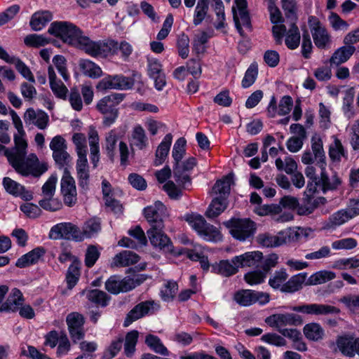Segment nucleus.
Segmentation results:
<instances>
[{"instance_id":"37","label":"nucleus","mask_w":359,"mask_h":359,"mask_svg":"<svg viewBox=\"0 0 359 359\" xmlns=\"http://www.w3.org/2000/svg\"><path fill=\"white\" fill-rule=\"evenodd\" d=\"M300 33L296 23H290V28L286 33L285 45L290 50H294L300 43Z\"/></svg>"},{"instance_id":"19","label":"nucleus","mask_w":359,"mask_h":359,"mask_svg":"<svg viewBox=\"0 0 359 359\" xmlns=\"http://www.w3.org/2000/svg\"><path fill=\"white\" fill-rule=\"evenodd\" d=\"M24 297L20 290L14 288L6 301L0 306V312H16L23 305Z\"/></svg>"},{"instance_id":"64","label":"nucleus","mask_w":359,"mask_h":359,"mask_svg":"<svg viewBox=\"0 0 359 359\" xmlns=\"http://www.w3.org/2000/svg\"><path fill=\"white\" fill-rule=\"evenodd\" d=\"M208 39V36L205 32L196 35L193 42V50L196 54L203 53L205 50V44L207 43Z\"/></svg>"},{"instance_id":"12","label":"nucleus","mask_w":359,"mask_h":359,"mask_svg":"<svg viewBox=\"0 0 359 359\" xmlns=\"http://www.w3.org/2000/svg\"><path fill=\"white\" fill-rule=\"evenodd\" d=\"M308 22L316 46L325 48L330 42V36L326 29L316 17L310 16Z\"/></svg>"},{"instance_id":"33","label":"nucleus","mask_w":359,"mask_h":359,"mask_svg":"<svg viewBox=\"0 0 359 359\" xmlns=\"http://www.w3.org/2000/svg\"><path fill=\"white\" fill-rule=\"evenodd\" d=\"M306 280V273H300L292 276L285 284L283 285L282 292L287 293H292L297 292L302 288L303 284Z\"/></svg>"},{"instance_id":"10","label":"nucleus","mask_w":359,"mask_h":359,"mask_svg":"<svg viewBox=\"0 0 359 359\" xmlns=\"http://www.w3.org/2000/svg\"><path fill=\"white\" fill-rule=\"evenodd\" d=\"M235 4L236 7L233 6L232 8L233 21L241 36H244L242 27H245L249 31L252 30L250 17L247 10V1L236 0Z\"/></svg>"},{"instance_id":"4","label":"nucleus","mask_w":359,"mask_h":359,"mask_svg":"<svg viewBox=\"0 0 359 359\" xmlns=\"http://www.w3.org/2000/svg\"><path fill=\"white\" fill-rule=\"evenodd\" d=\"M81 49L93 57H106L111 55H115L118 50V42L111 39H106L94 41L89 37L82 39Z\"/></svg>"},{"instance_id":"48","label":"nucleus","mask_w":359,"mask_h":359,"mask_svg":"<svg viewBox=\"0 0 359 359\" xmlns=\"http://www.w3.org/2000/svg\"><path fill=\"white\" fill-rule=\"evenodd\" d=\"M208 3L209 0H198L193 20L195 25H200L205 18L209 8Z\"/></svg>"},{"instance_id":"56","label":"nucleus","mask_w":359,"mask_h":359,"mask_svg":"<svg viewBox=\"0 0 359 359\" xmlns=\"http://www.w3.org/2000/svg\"><path fill=\"white\" fill-rule=\"evenodd\" d=\"M53 158L59 168H64V170L65 168L68 169L72 163V157L67 151V149L53 153Z\"/></svg>"},{"instance_id":"13","label":"nucleus","mask_w":359,"mask_h":359,"mask_svg":"<svg viewBox=\"0 0 359 359\" xmlns=\"http://www.w3.org/2000/svg\"><path fill=\"white\" fill-rule=\"evenodd\" d=\"M265 323L278 330L284 326L301 325L302 319L300 316L294 313H276L267 317Z\"/></svg>"},{"instance_id":"58","label":"nucleus","mask_w":359,"mask_h":359,"mask_svg":"<svg viewBox=\"0 0 359 359\" xmlns=\"http://www.w3.org/2000/svg\"><path fill=\"white\" fill-rule=\"evenodd\" d=\"M40 206L46 210L55 212L62 208V204L57 199L46 197L39 201Z\"/></svg>"},{"instance_id":"7","label":"nucleus","mask_w":359,"mask_h":359,"mask_svg":"<svg viewBox=\"0 0 359 359\" xmlns=\"http://www.w3.org/2000/svg\"><path fill=\"white\" fill-rule=\"evenodd\" d=\"M143 279L139 276L134 278L126 277L121 279L117 276H112L105 282V289L113 294L127 292L140 285Z\"/></svg>"},{"instance_id":"6","label":"nucleus","mask_w":359,"mask_h":359,"mask_svg":"<svg viewBox=\"0 0 359 359\" xmlns=\"http://www.w3.org/2000/svg\"><path fill=\"white\" fill-rule=\"evenodd\" d=\"M223 224L229 229L232 237L240 241H245L252 237L257 229L256 224L246 218H231Z\"/></svg>"},{"instance_id":"41","label":"nucleus","mask_w":359,"mask_h":359,"mask_svg":"<svg viewBox=\"0 0 359 359\" xmlns=\"http://www.w3.org/2000/svg\"><path fill=\"white\" fill-rule=\"evenodd\" d=\"M79 67L83 74L91 78H98L102 76L101 68L95 63L88 60H83L79 62Z\"/></svg>"},{"instance_id":"43","label":"nucleus","mask_w":359,"mask_h":359,"mask_svg":"<svg viewBox=\"0 0 359 359\" xmlns=\"http://www.w3.org/2000/svg\"><path fill=\"white\" fill-rule=\"evenodd\" d=\"M72 141L76 146L78 159L87 158V145L85 135L79 133H74L72 137Z\"/></svg>"},{"instance_id":"8","label":"nucleus","mask_w":359,"mask_h":359,"mask_svg":"<svg viewBox=\"0 0 359 359\" xmlns=\"http://www.w3.org/2000/svg\"><path fill=\"white\" fill-rule=\"evenodd\" d=\"M52 239H67L81 241V229L71 222H62L53 226L49 233Z\"/></svg>"},{"instance_id":"32","label":"nucleus","mask_w":359,"mask_h":359,"mask_svg":"<svg viewBox=\"0 0 359 359\" xmlns=\"http://www.w3.org/2000/svg\"><path fill=\"white\" fill-rule=\"evenodd\" d=\"M238 268L239 266L233 262V259L231 261L222 260L219 263L212 266V269L215 273L221 274L225 277H229L236 273Z\"/></svg>"},{"instance_id":"61","label":"nucleus","mask_w":359,"mask_h":359,"mask_svg":"<svg viewBox=\"0 0 359 359\" xmlns=\"http://www.w3.org/2000/svg\"><path fill=\"white\" fill-rule=\"evenodd\" d=\"M266 277V273L260 270H255L247 273L245 280L250 285H257L263 283Z\"/></svg>"},{"instance_id":"25","label":"nucleus","mask_w":359,"mask_h":359,"mask_svg":"<svg viewBox=\"0 0 359 359\" xmlns=\"http://www.w3.org/2000/svg\"><path fill=\"white\" fill-rule=\"evenodd\" d=\"M46 250L38 247L19 258L15 264L18 267L24 268L34 264L44 255Z\"/></svg>"},{"instance_id":"51","label":"nucleus","mask_w":359,"mask_h":359,"mask_svg":"<svg viewBox=\"0 0 359 359\" xmlns=\"http://www.w3.org/2000/svg\"><path fill=\"white\" fill-rule=\"evenodd\" d=\"M282 8L285 17L290 23H296L297 20V6L294 0H282Z\"/></svg>"},{"instance_id":"59","label":"nucleus","mask_w":359,"mask_h":359,"mask_svg":"<svg viewBox=\"0 0 359 359\" xmlns=\"http://www.w3.org/2000/svg\"><path fill=\"white\" fill-rule=\"evenodd\" d=\"M329 155L332 160L339 161L341 156H345L344 149L339 140L335 139L330 146Z\"/></svg>"},{"instance_id":"24","label":"nucleus","mask_w":359,"mask_h":359,"mask_svg":"<svg viewBox=\"0 0 359 359\" xmlns=\"http://www.w3.org/2000/svg\"><path fill=\"white\" fill-rule=\"evenodd\" d=\"M233 183V174L229 173L216 182L212 187V193L217 196H225L226 198H228L230 194L231 186Z\"/></svg>"},{"instance_id":"53","label":"nucleus","mask_w":359,"mask_h":359,"mask_svg":"<svg viewBox=\"0 0 359 359\" xmlns=\"http://www.w3.org/2000/svg\"><path fill=\"white\" fill-rule=\"evenodd\" d=\"M186 140L184 137L179 138L175 143L172 155L175 160V165H180V161L185 154Z\"/></svg>"},{"instance_id":"49","label":"nucleus","mask_w":359,"mask_h":359,"mask_svg":"<svg viewBox=\"0 0 359 359\" xmlns=\"http://www.w3.org/2000/svg\"><path fill=\"white\" fill-rule=\"evenodd\" d=\"M138 335L139 333L137 331L133 330L128 332L126 336L124 351L128 357H131L135 351V346L137 342Z\"/></svg>"},{"instance_id":"55","label":"nucleus","mask_w":359,"mask_h":359,"mask_svg":"<svg viewBox=\"0 0 359 359\" xmlns=\"http://www.w3.org/2000/svg\"><path fill=\"white\" fill-rule=\"evenodd\" d=\"M186 221L195 231H197L198 234L201 233L203 229L207 224V222L203 216L196 214L187 215Z\"/></svg>"},{"instance_id":"18","label":"nucleus","mask_w":359,"mask_h":359,"mask_svg":"<svg viewBox=\"0 0 359 359\" xmlns=\"http://www.w3.org/2000/svg\"><path fill=\"white\" fill-rule=\"evenodd\" d=\"M155 304L154 301H145L137 304L130 312L127 314L124 321V326L127 327L133 322L144 317L148 314L150 309Z\"/></svg>"},{"instance_id":"14","label":"nucleus","mask_w":359,"mask_h":359,"mask_svg":"<svg viewBox=\"0 0 359 359\" xmlns=\"http://www.w3.org/2000/svg\"><path fill=\"white\" fill-rule=\"evenodd\" d=\"M144 214L151 227H156L158 222L163 224V219L168 215L165 206L160 201L155 202L144 209Z\"/></svg>"},{"instance_id":"46","label":"nucleus","mask_w":359,"mask_h":359,"mask_svg":"<svg viewBox=\"0 0 359 359\" xmlns=\"http://www.w3.org/2000/svg\"><path fill=\"white\" fill-rule=\"evenodd\" d=\"M145 343L156 353L167 356L169 351L165 346L161 343L160 339L154 335L149 334L146 337Z\"/></svg>"},{"instance_id":"54","label":"nucleus","mask_w":359,"mask_h":359,"mask_svg":"<svg viewBox=\"0 0 359 359\" xmlns=\"http://www.w3.org/2000/svg\"><path fill=\"white\" fill-rule=\"evenodd\" d=\"M118 140V135L114 130H110L106 134L105 148L108 156L112 160L114 156V150Z\"/></svg>"},{"instance_id":"38","label":"nucleus","mask_w":359,"mask_h":359,"mask_svg":"<svg viewBox=\"0 0 359 359\" xmlns=\"http://www.w3.org/2000/svg\"><path fill=\"white\" fill-rule=\"evenodd\" d=\"M87 299L102 307H105L108 305L111 297L108 295L105 292L97 289L91 290L86 293Z\"/></svg>"},{"instance_id":"26","label":"nucleus","mask_w":359,"mask_h":359,"mask_svg":"<svg viewBox=\"0 0 359 359\" xmlns=\"http://www.w3.org/2000/svg\"><path fill=\"white\" fill-rule=\"evenodd\" d=\"M139 260L138 255L132 251L124 250L114 257L111 266L115 267L128 266L137 263Z\"/></svg>"},{"instance_id":"35","label":"nucleus","mask_w":359,"mask_h":359,"mask_svg":"<svg viewBox=\"0 0 359 359\" xmlns=\"http://www.w3.org/2000/svg\"><path fill=\"white\" fill-rule=\"evenodd\" d=\"M101 229V222L98 218H91L86 221L81 230L82 241L87 238H91L97 234Z\"/></svg>"},{"instance_id":"3","label":"nucleus","mask_w":359,"mask_h":359,"mask_svg":"<svg viewBox=\"0 0 359 359\" xmlns=\"http://www.w3.org/2000/svg\"><path fill=\"white\" fill-rule=\"evenodd\" d=\"M50 34L61 39L65 43L78 46H82V39L86 36L74 24L68 22H54L48 30Z\"/></svg>"},{"instance_id":"52","label":"nucleus","mask_w":359,"mask_h":359,"mask_svg":"<svg viewBox=\"0 0 359 359\" xmlns=\"http://www.w3.org/2000/svg\"><path fill=\"white\" fill-rule=\"evenodd\" d=\"M88 137L89 140V146L90 150V156L99 155L100 147L99 142L100 138L97 131L93 126H90L88 130Z\"/></svg>"},{"instance_id":"30","label":"nucleus","mask_w":359,"mask_h":359,"mask_svg":"<svg viewBox=\"0 0 359 359\" xmlns=\"http://www.w3.org/2000/svg\"><path fill=\"white\" fill-rule=\"evenodd\" d=\"M311 149L313 153L315 160L316 161V165L320 168L326 167V162L325 161V156L323 150V145L322 139L315 135L311 137Z\"/></svg>"},{"instance_id":"50","label":"nucleus","mask_w":359,"mask_h":359,"mask_svg":"<svg viewBox=\"0 0 359 359\" xmlns=\"http://www.w3.org/2000/svg\"><path fill=\"white\" fill-rule=\"evenodd\" d=\"M177 290V283L172 280H168L161 290V297L163 301L170 302L175 297Z\"/></svg>"},{"instance_id":"45","label":"nucleus","mask_w":359,"mask_h":359,"mask_svg":"<svg viewBox=\"0 0 359 359\" xmlns=\"http://www.w3.org/2000/svg\"><path fill=\"white\" fill-rule=\"evenodd\" d=\"M288 274L285 269L276 271L269 278V285L275 290H280L282 292L283 285L286 283Z\"/></svg>"},{"instance_id":"42","label":"nucleus","mask_w":359,"mask_h":359,"mask_svg":"<svg viewBox=\"0 0 359 359\" xmlns=\"http://www.w3.org/2000/svg\"><path fill=\"white\" fill-rule=\"evenodd\" d=\"M234 301L242 306H249L254 304V290H241L233 296Z\"/></svg>"},{"instance_id":"40","label":"nucleus","mask_w":359,"mask_h":359,"mask_svg":"<svg viewBox=\"0 0 359 359\" xmlns=\"http://www.w3.org/2000/svg\"><path fill=\"white\" fill-rule=\"evenodd\" d=\"M336 277L334 272L330 271H320L311 275L306 282V285H320L331 280Z\"/></svg>"},{"instance_id":"22","label":"nucleus","mask_w":359,"mask_h":359,"mask_svg":"<svg viewBox=\"0 0 359 359\" xmlns=\"http://www.w3.org/2000/svg\"><path fill=\"white\" fill-rule=\"evenodd\" d=\"M228 207V198L225 196H215L212 200L205 215L209 219H214L221 215Z\"/></svg>"},{"instance_id":"28","label":"nucleus","mask_w":359,"mask_h":359,"mask_svg":"<svg viewBox=\"0 0 359 359\" xmlns=\"http://www.w3.org/2000/svg\"><path fill=\"white\" fill-rule=\"evenodd\" d=\"M355 48L353 46H344L336 50L330 57V65L339 66L346 62L354 53Z\"/></svg>"},{"instance_id":"5","label":"nucleus","mask_w":359,"mask_h":359,"mask_svg":"<svg viewBox=\"0 0 359 359\" xmlns=\"http://www.w3.org/2000/svg\"><path fill=\"white\" fill-rule=\"evenodd\" d=\"M123 99V94L113 93L104 97L97 103L96 109L103 115V124L105 126H110L116 121L118 115L116 106Z\"/></svg>"},{"instance_id":"2","label":"nucleus","mask_w":359,"mask_h":359,"mask_svg":"<svg viewBox=\"0 0 359 359\" xmlns=\"http://www.w3.org/2000/svg\"><path fill=\"white\" fill-rule=\"evenodd\" d=\"M311 232L310 228H288L280 231L277 235L267 232L260 233L257 236L256 241L263 247L276 248L288 243L299 241L302 238H307Z\"/></svg>"},{"instance_id":"16","label":"nucleus","mask_w":359,"mask_h":359,"mask_svg":"<svg viewBox=\"0 0 359 359\" xmlns=\"http://www.w3.org/2000/svg\"><path fill=\"white\" fill-rule=\"evenodd\" d=\"M23 119L27 126L33 125L40 130L46 129L49 123L48 115L45 111L35 110L33 108H29L25 111Z\"/></svg>"},{"instance_id":"60","label":"nucleus","mask_w":359,"mask_h":359,"mask_svg":"<svg viewBox=\"0 0 359 359\" xmlns=\"http://www.w3.org/2000/svg\"><path fill=\"white\" fill-rule=\"evenodd\" d=\"M281 211L282 208L278 204L263 205L255 208V212L260 216L267 215H275L280 213Z\"/></svg>"},{"instance_id":"20","label":"nucleus","mask_w":359,"mask_h":359,"mask_svg":"<svg viewBox=\"0 0 359 359\" xmlns=\"http://www.w3.org/2000/svg\"><path fill=\"white\" fill-rule=\"evenodd\" d=\"M3 185L8 193L16 196H20L25 201H31L33 198L31 191L26 190L24 186L10 177L4 178Z\"/></svg>"},{"instance_id":"57","label":"nucleus","mask_w":359,"mask_h":359,"mask_svg":"<svg viewBox=\"0 0 359 359\" xmlns=\"http://www.w3.org/2000/svg\"><path fill=\"white\" fill-rule=\"evenodd\" d=\"M25 43L31 47H40L43 46L50 43V39L43 36V35H39L36 34H32L27 35L24 39Z\"/></svg>"},{"instance_id":"62","label":"nucleus","mask_w":359,"mask_h":359,"mask_svg":"<svg viewBox=\"0 0 359 359\" xmlns=\"http://www.w3.org/2000/svg\"><path fill=\"white\" fill-rule=\"evenodd\" d=\"M66 321L68 329L83 327L84 318L79 313L73 312L68 314Z\"/></svg>"},{"instance_id":"15","label":"nucleus","mask_w":359,"mask_h":359,"mask_svg":"<svg viewBox=\"0 0 359 359\" xmlns=\"http://www.w3.org/2000/svg\"><path fill=\"white\" fill-rule=\"evenodd\" d=\"M292 310L297 312H302L309 315H328L339 314L340 309L336 306L328 304H311L294 306Z\"/></svg>"},{"instance_id":"27","label":"nucleus","mask_w":359,"mask_h":359,"mask_svg":"<svg viewBox=\"0 0 359 359\" xmlns=\"http://www.w3.org/2000/svg\"><path fill=\"white\" fill-rule=\"evenodd\" d=\"M358 342L359 338L341 337L337 339V344L343 355L351 358L355 355L356 346Z\"/></svg>"},{"instance_id":"23","label":"nucleus","mask_w":359,"mask_h":359,"mask_svg":"<svg viewBox=\"0 0 359 359\" xmlns=\"http://www.w3.org/2000/svg\"><path fill=\"white\" fill-rule=\"evenodd\" d=\"M262 257V253L259 251L250 252L236 256L233 258V262L238 264L239 267L255 266H258Z\"/></svg>"},{"instance_id":"47","label":"nucleus","mask_w":359,"mask_h":359,"mask_svg":"<svg viewBox=\"0 0 359 359\" xmlns=\"http://www.w3.org/2000/svg\"><path fill=\"white\" fill-rule=\"evenodd\" d=\"M258 75V65L257 62H252L245 73L242 80V87L247 88L250 87L256 81Z\"/></svg>"},{"instance_id":"44","label":"nucleus","mask_w":359,"mask_h":359,"mask_svg":"<svg viewBox=\"0 0 359 359\" xmlns=\"http://www.w3.org/2000/svg\"><path fill=\"white\" fill-rule=\"evenodd\" d=\"M199 235L208 241L217 242L222 239V235L219 230L208 223L206 224Z\"/></svg>"},{"instance_id":"17","label":"nucleus","mask_w":359,"mask_h":359,"mask_svg":"<svg viewBox=\"0 0 359 359\" xmlns=\"http://www.w3.org/2000/svg\"><path fill=\"white\" fill-rule=\"evenodd\" d=\"M320 178L316 182V186H320L323 192L328 190H335L341 184V181L335 172L330 174L325 170V167L320 168Z\"/></svg>"},{"instance_id":"31","label":"nucleus","mask_w":359,"mask_h":359,"mask_svg":"<svg viewBox=\"0 0 359 359\" xmlns=\"http://www.w3.org/2000/svg\"><path fill=\"white\" fill-rule=\"evenodd\" d=\"M53 18L52 13L48 11L34 13L30 20V27L34 31L41 30Z\"/></svg>"},{"instance_id":"1","label":"nucleus","mask_w":359,"mask_h":359,"mask_svg":"<svg viewBox=\"0 0 359 359\" xmlns=\"http://www.w3.org/2000/svg\"><path fill=\"white\" fill-rule=\"evenodd\" d=\"M18 133L14 135L15 148L6 150L5 156L15 171L20 175L27 177L32 175L39 177L45 172L48 167L45 163H40L34 154H29L27 158L26 148L27 144L24 137L25 131L22 122L14 125Z\"/></svg>"},{"instance_id":"36","label":"nucleus","mask_w":359,"mask_h":359,"mask_svg":"<svg viewBox=\"0 0 359 359\" xmlns=\"http://www.w3.org/2000/svg\"><path fill=\"white\" fill-rule=\"evenodd\" d=\"M350 219H351V216L348 215L345 209H342L334 212L329 217L325 227L327 229H334L344 224Z\"/></svg>"},{"instance_id":"34","label":"nucleus","mask_w":359,"mask_h":359,"mask_svg":"<svg viewBox=\"0 0 359 359\" xmlns=\"http://www.w3.org/2000/svg\"><path fill=\"white\" fill-rule=\"evenodd\" d=\"M131 147H136L142 150L147 145V137L145 131L140 126L134 127L129 139Z\"/></svg>"},{"instance_id":"9","label":"nucleus","mask_w":359,"mask_h":359,"mask_svg":"<svg viewBox=\"0 0 359 359\" xmlns=\"http://www.w3.org/2000/svg\"><path fill=\"white\" fill-rule=\"evenodd\" d=\"M156 227H150L147 233L151 245L165 252H172L173 245L168 236L163 232L164 224L158 222Z\"/></svg>"},{"instance_id":"21","label":"nucleus","mask_w":359,"mask_h":359,"mask_svg":"<svg viewBox=\"0 0 359 359\" xmlns=\"http://www.w3.org/2000/svg\"><path fill=\"white\" fill-rule=\"evenodd\" d=\"M76 177L79 187L83 190H88L90 184V174L87 158L77 159Z\"/></svg>"},{"instance_id":"63","label":"nucleus","mask_w":359,"mask_h":359,"mask_svg":"<svg viewBox=\"0 0 359 359\" xmlns=\"http://www.w3.org/2000/svg\"><path fill=\"white\" fill-rule=\"evenodd\" d=\"M187 172L181 165H175L174 167V177L179 185L184 186L187 183H190L191 178Z\"/></svg>"},{"instance_id":"39","label":"nucleus","mask_w":359,"mask_h":359,"mask_svg":"<svg viewBox=\"0 0 359 359\" xmlns=\"http://www.w3.org/2000/svg\"><path fill=\"white\" fill-rule=\"evenodd\" d=\"M306 337L311 341H318L323 338L324 330L322 327L316 323H309L304 327Z\"/></svg>"},{"instance_id":"11","label":"nucleus","mask_w":359,"mask_h":359,"mask_svg":"<svg viewBox=\"0 0 359 359\" xmlns=\"http://www.w3.org/2000/svg\"><path fill=\"white\" fill-rule=\"evenodd\" d=\"M61 192L64 197V202L67 206L72 207L76 203L77 193L75 181L67 168L64 170L61 179Z\"/></svg>"},{"instance_id":"29","label":"nucleus","mask_w":359,"mask_h":359,"mask_svg":"<svg viewBox=\"0 0 359 359\" xmlns=\"http://www.w3.org/2000/svg\"><path fill=\"white\" fill-rule=\"evenodd\" d=\"M172 136L170 133L167 134L161 144L158 146L155 154L154 165H161L165 160L170 151L172 144Z\"/></svg>"}]
</instances>
